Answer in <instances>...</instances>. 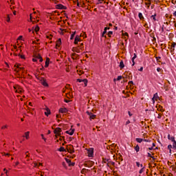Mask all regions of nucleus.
<instances>
[{
    "mask_svg": "<svg viewBox=\"0 0 176 176\" xmlns=\"http://www.w3.org/2000/svg\"><path fill=\"white\" fill-rule=\"evenodd\" d=\"M13 69L16 74H18V75L24 74L25 72V68H24V67H23L20 63H16L13 67Z\"/></svg>",
    "mask_w": 176,
    "mask_h": 176,
    "instance_id": "1",
    "label": "nucleus"
},
{
    "mask_svg": "<svg viewBox=\"0 0 176 176\" xmlns=\"http://www.w3.org/2000/svg\"><path fill=\"white\" fill-rule=\"evenodd\" d=\"M81 36H85V38H87L86 33H83V34H81L80 36L76 35L74 42V45H78V42H82V39L80 38Z\"/></svg>",
    "mask_w": 176,
    "mask_h": 176,
    "instance_id": "2",
    "label": "nucleus"
},
{
    "mask_svg": "<svg viewBox=\"0 0 176 176\" xmlns=\"http://www.w3.org/2000/svg\"><path fill=\"white\" fill-rule=\"evenodd\" d=\"M170 43V47H169V50L170 52V54L172 56H174L175 54V46H176V43L175 42H169Z\"/></svg>",
    "mask_w": 176,
    "mask_h": 176,
    "instance_id": "3",
    "label": "nucleus"
},
{
    "mask_svg": "<svg viewBox=\"0 0 176 176\" xmlns=\"http://www.w3.org/2000/svg\"><path fill=\"white\" fill-rule=\"evenodd\" d=\"M66 149L69 153H75V149L74 148V146L72 144L67 145Z\"/></svg>",
    "mask_w": 176,
    "mask_h": 176,
    "instance_id": "4",
    "label": "nucleus"
},
{
    "mask_svg": "<svg viewBox=\"0 0 176 176\" xmlns=\"http://www.w3.org/2000/svg\"><path fill=\"white\" fill-rule=\"evenodd\" d=\"M87 155H88V157H93V155H94V148H88Z\"/></svg>",
    "mask_w": 176,
    "mask_h": 176,
    "instance_id": "5",
    "label": "nucleus"
},
{
    "mask_svg": "<svg viewBox=\"0 0 176 176\" xmlns=\"http://www.w3.org/2000/svg\"><path fill=\"white\" fill-rule=\"evenodd\" d=\"M151 20H152L153 23H156V21H159L157 19V14L155 12L154 14L150 16Z\"/></svg>",
    "mask_w": 176,
    "mask_h": 176,
    "instance_id": "6",
    "label": "nucleus"
},
{
    "mask_svg": "<svg viewBox=\"0 0 176 176\" xmlns=\"http://www.w3.org/2000/svg\"><path fill=\"white\" fill-rule=\"evenodd\" d=\"M84 165H85V167H89V168L93 167V166H94V162L87 161L84 164Z\"/></svg>",
    "mask_w": 176,
    "mask_h": 176,
    "instance_id": "7",
    "label": "nucleus"
},
{
    "mask_svg": "<svg viewBox=\"0 0 176 176\" xmlns=\"http://www.w3.org/2000/svg\"><path fill=\"white\" fill-rule=\"evenodd\" d=\"M77 82H79V83H81V82H83L84 87H86L87 86V83L89 82V80H87V79H86V78L85 79L78 78Z\"/></svg>",
    "mask_w": 176,
    "mask_h": 176,
    "instance_id": "8",
    "label": "nucleus"
},
{
    "mask_svg": "<svg viewBox=\"0 0 176 176\" xmlns=\"http://www.w3.org/2000/svg\"><path fill=\"white\" fill-rule=\"evenodd\" d=\"M62 131H63V130L61 129V128L57 127L54 129V133L56 135H61V133H61Z\"/></svg>",
    "mask_w": 176,
    "mask_h": 176,
    "instance_id": "9",
    "label": "nucleus"
},
{
    "mask_svg": "<svg viewBox=\"0 0 176 176\" xmlns=\"http://www.w3.org/2000/svg\"><path fill=\"white\" fill-rule=\"evenodd\" d=\"M158 100H160V97H159L157 93H155L152 98V102L155 104V101H157Z\"/></svg>",
    "mask_w": 176,
    "mask_h": 176,
    "instance_id": "10",
    "label": "nucleus"
},
{
    "mask_svg": "<svg viewBox=\"0 0 176 176\" xmlns=\"http://www.w3.org/2000/svg\"><path fill=\"white\" fill-rule=\"evenodd\" d=\"M124 75L126 76V79H131V78H133V76L131 75V72H130L129 71H126L124 73Z\"/></svg>",
    "mask_w": 176,
    "mask_h": 176,
    "instance_id": "11",
    "label": "nucleus"
},
{
    "mask_svg": "<svg viewBox=\"0 0 176 176\" xmlns=\"http://www.w3.org/2000/svg\"><path fill=\"white\" fill-rule=\"evenodd\" d=\"M41 85L43 86H44L45 87H49V84H47L45 78H41Z\"/></svg>",
    "mask_w": 176,
    "mask_h": 176,
    "instance_id": "12",
    "label": "nucleus"
},
{
    "mask_svg": "<svg viewBox=\"0 0 176 176\" xmlns=\"http://www.w3.org/2000/svg\"><path fill=\"white\" fill-rule=\"evenodd\" d=\"M107 167H109L112 170V166H115V162H113L112 160H109V162H107Z\"/></svg>",
    "mask_w": 176,
    "mask_h": 176,
    "instance_id": "13",
    "label": "nucleus"
},
{
    "mask_svg": "<svg viewBox=\"0 0 176 176\" xmlns=\"http://www.w3.org/2000/svg\"><path fill=\"white\" fill-rule=\"evenodd\" d=\"M157 108V111H158L159 112H161L162 113H163V112H164V109H163V106L160 105V104H157L156 106Z\"/></svg>",
    "mask_w": 176,
    "mask_h": 176,
    "instance_id": "14",
    "label": "nucleus"
},
{
    "mask_svg": "<svg viewBox=\"0 0 176 176\" xmlns=\"http://www.w3.org/2000/svg\"><path fill=\"white\" fill-rule=\"evenodd\" d=\"M24 92V89L21 88L20 85H17V89L15 91V93H19V94H21V93Z\"/></svg>",
    "mask_w": 176,
    "mask_h": 176,
    "instance_id": "15",
    "label": "nucleus"
},
{
    "mask_svg": "<svg viewBox=\"0 0 176 176\" xmlns=\"http://www.w3.org/2000/svg\"><path fill=\"white\" fill-rule=\"evenodd\" d=\"M58 112L59 113H67L68 109L67 108H60Z\"/></svg>",
    "mask_w": 176,
    "mask_h": 176,
    "instance_id": "16",
    "label": "nucleus"
},
{
    "mask_svg": "<svg viewBox=\"0 0 176 176\" xmlns=\"http://www.w3.org/2000/svg\"><path fill=\"white\" fill-rule=\"evenodd\" d=\"M72 52H75L76 53H80V52H82L81 50H80L79 47L77 46V47H74L72 49Z\"/></svg>",
    "mask_w": 176,
    "mask_h": 176,
    "instance_id": "17",
    "label": "nucleus"
},
{
    "mask_svg": "<svg viewBox=\"0 0 176 176\" xmlns=\"http://www.w3.org/2000/svg\"><path fill=\"white\" fill-rule=\"evenodd\" d=\"M56 9H61L63 10H65L67 9V7H65L63 4H58L56 5Z\"/></svg>",
    "mask_w": 176,
    "mask_h": 176,
    "instance_id": "18",
    "label": "nucleus"
},
{
    "mask_svg": "<svg viewBox=\"0 0 176 176\" xmlns=\"http://www.w3.org/2000/svg\"><path fill=\"white\" fill-rule=\"evenodd\" d=\"M122 38L124 39L125 42H127V39H129V33L124 32L122 33Z\"/></svg>",
    "mask_w": 176,
    "mask_h": 176,
    "instance_id": "19",
    "label": "nucleus"
},
{
    "mask_svg": "<svg viewBox=\"0 0 176 176\" xmlns=\"http://www.w3.org/2000/svg\"><path fill=\"white\" fill-rule=\"evenodd\" d=\"M71 56L73 60H78V58H79V55L76 53H73Z\"/></svg>",
    "mask_w": 176,
    "mask_h": 176,
    "instance_id": "20",
    "label": "nucleus"
},
{
    "mask_svg": "<svg viewBox=\"0 0 176 176\" xmlns=\"http://www.w3.org/2000/svg\"><path fill=\"white\" fill-rule=\"evenodd\" d=\"M66 162H67L68 166H75V162H71V160H69V159H66Z\"/></svg>",
    "mask_w": 176,
    "mask_h": 176,
    "instance_id": "21",
    "label": "nucleus"
},
{
    "mask_svg": "<svg viewBox=\"0 0 176 176\" xmlns=\"http://www.w3.org/2000/svg\"><path fill=\"white\" fill-rule=\"evenodd\" d=\"M138 17L141 21H145V18L144 17V15H142V13L139 12Z\"/></svg>",
    "mask_w": 176,
    "mask_h": 176,
    "instance_id": "22",
    "label": "nucleus"
},
{
    "mask_svg": "<svg viewBox=\"0 0 176 176\" xmlns=\"http://www.w3.org/2000/svg\"><path fill=\"white\" fill-rule=\"evenodd\" d=\"M168 140H170L172 142H174L175 141V138L174 136H171L170 134L168 135Z\"/></svg>",
    "mask_w": 176,
    "mask_h": 176,
    "instance_id": "23",
    "label": "nucleus"
},
{
    "mask_svg": "<svg viewBox=\"0 0 176 176\" xmlns=\"http://www.w3.org/2000/svg\"><path fill=\"white\" fill-rule=\"evenodd\" d=\"M140 167L142 168L140 170L139 174H142V173H144V171H145V166H144V165L142 164H141Z\"/></svg>",
    "mask_w": 176,
    "mask_h": 176,
    "instance_id": "24",
    "label": "nucleus"
},
{
    "mask_svg": "<svg viewBox=\"0 0 176 176\" xmlns=\"http://www.w3.org/2000/svg\"><path fill=\"white\" fill-rule=\"evenodd\" d=\"M74 133H75V129H72L66 131V134H69V135H74Z\"/></svg>",
    "mask_w": 176,
    "mask_h": 176,
    "instance_id": "25",
    "label": "nucleus"
},
{
    "mask_svg": "<svg viewBox=\"0 0 176 176\" xmlns=\"http://www.w3.org/2000/svg\"><path fill=\"white\" fill-rule=\"evenodd\" d=\"M137 58V54H134L133 57L131 58V61H132V67H134V65H135V61H134V59Z\"/></svg>",
    "mask_w": 176,
    "mask_h": 176,
    "instance_id": "26",
    "label": "nucleus"
},
{
    "mask_svg": "<svg viewBox=\"0 0 176 176\" xmlns=\"http://www.w3.org/2000/svg\"><path fill=\"white\" fill-rule=\"evenodd\" d=\"M23 137H25V138L26 140H30V131H27L24 133Z\"/></svg>",
    "mask_w": 176,
    "mask_h": 176,
    "instance_id": "27",
    "label": "nucleus"
},
{
    "mask_svg": "<svg viewBox=\"0 0 176 176\" xmlns=\"http://www.w3.org/2000/svg\"><path fill=\"white\" fill-rule=\"evenodd\" d=\"M56 47H60L61 46V38H58L56 44Z\"/></svg>",
    "mask_w": 176,
    "mask_h": 176,
    "instance_id": "28",
    "label": "nucleus"
},
{
    "mask_svg": "<svg viewBox=\"0 0 176 176\" xmlns=\"http://www.w3.org/2000/svg\"><path fill=\"white\" fill-rule=\"evenodd\" d=\"M145 2V5H146V6H148V8H149V6H151L152 2H151V0H144Z\"/></svg>",
    "mask_w": 176,
    "mask_h": 176,
    "instance_id": "29",
    "label": "nucleus"
},
{
    "mask_svg": "<svg viewBox=\"0 0 176 176\" xmlns=\"http://www.w3.org/2000/svg\"><path fill=\"white\" fill-rule=\"evenodd\" d=\"M49 63H50V58H47L45 60V68H47V67H49Z\"/></svg>",
    "mask_w": 176,
    "mask_h": 176,
    "instance_id": "30",
    "label": "nucleus"
},
{
    "mask_svg": "<svg viewBox=\"0 0 176 176\" xmlns=\"http://www.w3.org/2000/svg\"><path fill=\"white\" fill-rule=\"evenodd\" d=\"M119 67H120V69H123V68H124V63L123 62V60H121L120 62Z\"/></svg>",
    "mask_w": 176,
    "mask_h": 176,
    "instance_id": "31",
    "label": "nucleus"
},
{
    "mask_svg": "<svg viewBox=\"0 0 176 176\" xmlns=\"http://www.w3.org/2000/svg\"><path fill=\"white\" fill-rule=\"evenodd\" d=\"M51 113L52 112L50 111V109L47 108L46 109V112H45V116H49V115H50Z\"/></svg>",
    "mask_w": 176,
    "mask_h": 176,
    "instance_id": "32",
    "label": "nucleus"
},
{
    "mask_svg": "<svg viewBox=\"0 0 176 176\" xmlns=\"http://www.w3.org/2000/svg\"><path fill=\"white\" fill-rule=\"evenodd\" d=\"M89 6V3L82 2L80 4V8H87Z\"/></svg>",
    "mask_w": 176,
    "mask_h": 176,
    "instance_id": "33",
    "label": "nucleus"
},
{
    "mask_svg": "<svg viewBox=\"0 0 176 176\" xmlns=\"http://www.w3.org/2000/svg\"><path fill=\"white\" fill-rule=\"evenodd\" d=\"M109 160L110 159H108V158H106V157L105 158L103 157L102 162V163H105L106 164H108V162H109Z\"/></svg>",
    "mask_w": 176,
    "mask_h": 176,
    "instance_id": "34",
    "label": "nucleus"
},
{
    "mask_svg": "<svg viewBox=\"0 0 176 176\" xmlns=\"http://www.w3.org/2000/svg\"><path fill=\"white\" fill-rule=\"evenodd\" d=\"M30 21H32L33 23L36 22V21H35V18L32 17V14H30Z\"/></svg>",
    "mask_w": 176,
    "mask_h": 176,
    "instance_id": "35",
    "label": "nucleus"
},
{
    "mask_svg": "<svg viewBox=\"0 0 176 176\" xmlns=\"http://www.w3.org/2000/svg\"><path fill=\"white\" fill-rule=\"evenodd\" d=\"M83 45H84L83 43H81L80 45L78 46V48L81 50V52H83V49L85 48Z\"/></svg>",
    "mask_w": 176,
    "mask_h": 176,
    "instance_id": "36",
    "label": "nucleus"
},
{
    "mask_svg": "<svg viewBox=\"0 0 176 176\" xmlns=\"http://www.w3.org/2000/svg\"><path fill=\"white\" fill-rule=\"evenodd\" d=\"M134 149L135 151V152L138 153L140 152V146L138 144H137L135 147Z\"/></svg>",
    "mask_w": 176,
    "mask_h": 176,
    "instance_id": "37",
    "label": "nucleus"
},
{
    "mask_svg": "<svg viewBox=\"0 0 176 176\" xmlns=\"http://www.w3.org/2000/svg\"><path fill=\"white\" fill-rule=\"evenodd\" d=\"M47 39H50V41H52L53 39V36L52 34H46Z\"/></svg>",
    "mask_w": 176,
    "mask_h": 176,
    "instance_id": "38",
    "label": "nucleus"
},
{
    "mask_svg": "<svg viewBox=\"0 0 176 176\" xmlns=\"http://www.w3.org/2000/svg\"><path fill=\"white\" fill-rule=\"evenodd\" d=\"M76 34V32H73L71 36H70V39L71 41H72V39H74V38H75V35Z\"/></svg>",
    "mask_w": 176,
    "mask_h": 176,
    "instance_id": "39",
    "label": "nucleus"
},
{
    "mask_svg": "<svg viewBox=\"0 0 176 176\" xmlns=\"http://www.w3.org/2000/svg\"><path fill=\"white\" fill-rule=\"evenodd\" d=\"M96 118H97V116H96V115L92 114V115L89 117V119H90V120H93L96 119Z\"/></svg>",
    "mask_w": 176,
    "mask_h": 176,
    "instance_id": "40",
    "label": "nucleus"
},
{
    "mask_svg": "<svg viewBox=\"0 0 176 176\" xmlns=\"http://www.w3.org/2000/svg\"><path fill=\"white\" fill-rule=\"evenodd\" d=\"M37 58L39 60L40 63H42V61H43V58H42V56H41V54H38L37 56Z\"/></svg>",
    "mask_w": 176,
    "mask_h": 176,
    "instance_id": "41",
    "label": "nucleus"
},
{
    "mask_svg": "<svg viewBox=\"0 0 176 176\" xmlns=\"http://www.w3.org/2000/svg\"><path fill=\"white\" fill-rule=\"evenodd\" d=\"M129 85L130 89H133V86H134V82H133V81H129Z\"/></svg>",
    "mask_w": 176,
    "mask_h": 176,
    "instance_id": "42",
    "label": "nucleus"
},
{
    "mask_svg": "<svg viewBox=\"0 0 176 176\" xmlns=\"http://www.w3.org/2000/svg\"><path fill=\"white\" fill-rule=\"evenodd\" d=\"M109 38H112V35H113V32L109 31L107 34Z\"/></svg>",
    "mask_w": 176,
    "mask_h": 176,
    "instance_id": "43",
    "label": "nucleus"
},
{
    "mask_svg": "<svg viewBox=\"0 0 176 176\" xmlns=\"http://www.w3.org/2000/svg\"><path fill=\"white\" fill-rule=\"evenodd\" d=\"M173 38H174V34L170 33L168 34V38L171 41V39H173Z\"/></svg>",
    "mask_w": 176,
    "mask_h": 176,
    "instance_id": "44",
    "label": "nucleus"
},
{
    "mask_svg": "<svg viewBox=\"0 0 176 176\" xmlns=\"http://www.w3.org/2000/svg\"><path fill=\"white\" fill-rule=\"evenodd\" d=\"M136 141H137L139 144H141V142H142V141H144V139H142V138H136Z\"/></svg>",
    "mask_w": 176,
    "mask_h": 176,
    "instance_id": "45",
    "label": "nucleus"
},
{
    "mask_svg": "<svg viewBox=\"0 0 176 176\" xmlns=\"http://www.w3.org/2000/svg\"><path fill=\"white\" fill-rule=\"evenodd\" d=\"M59 152H65V148L63 146H60L58 149Z\"/></svg>",
    "mask_w": 176,
    "mask_h": 176,
    "instance_id": "46",
    "label": "nucleus"
},
{
    "mask_svg": "<svg viewBox=\"0 0 176 176\" xmlns=\"http://www.w3.org/2000/svg\"><path fill=\"white\" fill-rule=\"evenodd\" d=\"M77 74H78L79 75H83L85 72H83V70H77Z\"/></svg>",
    "mask_w": 176,
    "mask_h": 176,
    "instance_id": "47",
    "label": "nucleus"
},
{
    "mask_svg": "<svg viewBox=\"0 0 176 176\" xmlns=\"http://www.w3.org/2000/svg\"><path fill=\"white\" fill-rule=\"evenodd\" d=\"M156 60L157 63H162V61L160 60V59L162 58V57L160 56H155Z\"/></svg>",
    "mask_w": 176,
    "mask_h": 176,
    "instance_id": "48",
    "label": "nucleus"
},
{
    "mask_svg": "<svg viewBox=\"0 0 176 176\" xmlns=\"http://www.w3.org/2000/svg\"><path fill=\"white\" fill-rule=\"evenodd\" d=\"M86 173H87V170H86V168H82L81 170V174H86Z\"/></svg>",
    "mask_w": 176,
    "mask_h": 176,
    "instance_id": "49",
    "label": "nucleus"
},
{
    "mask_svg": "<svg viewBox=\"0 0 176 176\" xmlns=\"http://www.w3.org/2000/svg\"><path fill=\"white\" fill-rule=\"evenodd\" d=\"M35 32H39V26L36 25L34 28Z\"/></svg>",
    "mask_w": 176,
    "mask_h": 176,
    "instance_id": "50",
    "label": "nucleus"
},
{
    "mask_svg": "<svg viewBox=\"0 0 176 176\" xmlns=\"http://www.w3.org/2000/svg\"><path fill=\"white\" fill-rule=\"evenodd\" d=\"M157 72H161V74H162L163 72V69L160 68V67H157Z\"/></svg>",
    "mask_w": 176,
    "mask_h": 176,
    "instance_id": "51",
    "label": "nucleus"
},
{
    "mask_svg": "<svg viewBox=\"0 0 176 176\" xmlns=\"http://www.w3.org/2000/svg\"><path fill=\"white\" fill-rule=\"evenodd\" d=\"M172 148H173V146H172L171 144H169V145L168 146V149L169 150V153H171V149H172Z\"/></svg>",
    "mask_w": 176,
    "mask_h": 176,
    "instance_id": "52",
    "label": "nucleus"
},
{
    "mask_svg": "<svg viewBox=\"0 0 176 176\" xmlns=\"http://www.w3.org/2000/svg\"><path fill=\"white\" fill-rule=\"evenodd\" d=\"M8 127H9L8 125H7V124L3 125V126L1 127V130H6V129H8Z\"/></svg>",
    "mask_w": 176,
    "mask_h": 176,
    "instance_id": "53",
    "label": "nucleus"
},
{
    "mask_svg": "<svg viewBox=\"0 0 176 176\" xmlns=\"http://www.w3.org/2000/svg\"><path fill=\"white\" fill-rule=\"evenodd\" d=\"M18 56H19L21 58H22V59H25V56H24V55H23V54H19Z\"/></svg>",
    "mask_w": 176,
    "mask_h": 176,
    "instance_id": "54",
    "label": "nucleus"
},
{
    "mask_svg": "<svg viewBox=\"0 0 176 176\" xmlns=\"http://www.w3.org/2000/svg\"><path fill=\"white\" fill-rule=\"evenodd\" d=\"M162 116H163V113H158L157 119H162Z\"/></svg>",
    "mask_w": 176,
    "mask_h": 176,
    "instance_id": "55",
    "label": "nucleus"
},
{
    "mask_svg": "<svg viewBox=\"0 0 176 176\" xmlns=\"http://www.w3.org/2000/svg\"><path fill=\"white\" fill-rule=\"evenodd\" d=\"M173 149H176V141L175 140L174 142H173Z\"/></svg>",
    "mask_w": 176,
    "mask_h": 176,
    "instance_id": "56",
    "label": "nucleus"
},
{
    "mask_svg": "<svg viewBox=\"0 0 176 176\" xmlns=\"http://www.w3.org/2000/svg\"><path fill=\"white\" fill-rule=\"evenodd\" d=\"M118 159L120 160H121V162H123V157L122 156V155H118Z\"/></svg>",
    "mask_w": 176,
    "mask_h": 176,
    "instance_id": "57",
    "label": "nucleus"
},
{
    "mask_svg": "<svg viewBox=\"0 0 176 176\" xmlns=\"http://www.w3.org/2000/svg\"><path fill=\"white\" fill-rule=\"evenodd\" d=\"M122 79H123V76H118L117 78V80H122Z\"/></svg>",
    "mask_w": 176,
    "mask_h": 176,
    "instance_id": "58",
    "label": "nucleus"
},
{
    "mask_svg": "<svg viewBox=\"0 0 176 176\" xmlns=\"http://www.w3.org/2000/svg\"><path fill=\"white\" fill-rule=\"evenodd\" d=\"M3 156H10V153H2Z\"/></svg>",
    "mask_w": 176,
    "mask_h": 176,
    "instance_id": "59",
    "label": "nucleus"
},
{
    "mask_svg": "<svg viewBox=\"0 0 176 176\" xmlns=\"http://www.w3.org/2000/svg\"><path fill=\"white\" fill-rule=\"evenodd\" d=\"M6 21H7V23H9L10 21V16H9V14L7 15Z\"/></svg>",
    "mask_w": 176,
    "mask_h": 176,
    "instance_id": "60",
    "label": "nucleus"
},
{
    "mask_svg": "<svg viewBox=\"0 0 176 176\" xmlns=\"http://www.w3.org/2000/svg\"><path fill=\"white\" fill-rule=\"evenodd\" d=\"M66 97L67 98H71V93H67V94H66Z\"/></svg>",
    "mask_w": 176,
    "mask_h": 176,
    "instance_id": "61",
    "label": "nucleus"
},
{
    "mask_svg": "<svg viewBox=\"0 0 176 176\" xmlns=\"http://www.w3.org/2000/svg\"><path fill=\"white\" fill-rule=\"evenodd\" d=\"M100 3H104V0H98V3H96V5H98Z\"/></svg>",
    "mask_w": 176,
    "mask_h": 176,
    "instance_id": "62",
    "label": "nucleus"
},
{
    "mask_svg": "<svg viewBox=\"0 0 176 176\" xmlns=\"http://www.w3.org/2000/svg\"><path fill=\"white\" fill-rule=\"evenodd\" d=\"M87 114L89 116V118H91V115H94L93 113L90 111H87Z\"/></svg>",
    "mask_w": 176,
    "mask_h": 176,
    "instance_id": "63",
    "label": "nucleus"
},
{
    "mask_svg": "<svg viewBox=\"0 0 176 176\" xmlns=\"http://www.w3.org/2000/svg\"><path fill=\"white\" fill-rule=\"evenodd\" d=\"M150 36H151V38H155V33H154V32L151 33V34H150Z\"/></svg>",
    "mask_w": 176,
    "mask_h": 176,
    "instance_id": "64",
    "label": "nucleus"
}]
</instances>
